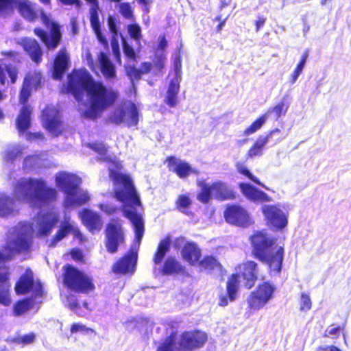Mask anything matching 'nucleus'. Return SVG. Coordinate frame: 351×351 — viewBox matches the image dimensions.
I'll return each instance as SVG.
<instances>
[{"instance_id":"50","label":"nucleus","mask_w":351,"mask_h":351,"mask_svg":"<svg viewBox=\"0 0 351 351\" xmlns=\"http://www.w3.org/2000/svg\"><path fill=\"white\" fill-rule=\"evenodd\" d=\"M128 32L130 36L136 41L141 38V29L136 23L130 24L128 26Z\"/></svg>"},{"instance_id":"33","label":"nucleus","mask_w":351,"mask_h":351,"mask_svg":"<svg viewBox=\"0 0 351 351\" xmlns=\"http://www.w3.org/2000/svg\"><path fill=\"white\" fill-rule=\"evenodd\" d=\"M171 240L169 237L162 239L156 248L152 258V261L155 265H160L170 250Z\"/></svg>"},{"instance_id":"53","label":"nucleus","mask_w":351,"mask_h":351,"mask_svg":"<svg viewBox=\"0 0 351 351\" xmlns=\"http://www.w3.org/2000/svg\"><path fill=\"white\" fill-rule=\"evenodd\" d=\"M22 154V150L18 147L8 149L5 153V158L7 161L12 162Z\"/></svg>"},{"instance_id":"21","label":"nucleus","mask_w":351,"mask_h":351,"mask_svg":"<svg viewBox=\"0 0 351 351\" xmlns=\"http://www.w3.org/2000/svg\"><path fill=\"white\" fill-rule=\"evenodd\" d=\"M242 195L254 202H269L272 200L266 193L256 189L249 183L241 182L238 184Z\"/></svg>"},{"instance_id":"54","label":"nucleus","mask_w":351,"mask_h":351,"mask_svg":"<svg viewBox=\"0 0 351 351\" xmlns=\"http://www.w3.org/2000/svg\"><path fill=\"white\" fill-rule=\"evenodd\" d=\"M166 60V55L164 53L155 56L153 66L158 72H162V69L165 68Z\"/></svg>"},{"instance_id":"37","label":"nucleus","mask_w":351,"mask_h":351,"mask_svg":"<svg viewBox=\"0 0 351 351\" xmlns=\"http://www.w3.org/2000/svg\"><path fill=\"white\" fill-rule=\"evenodd\" d=\"M197 185L201 189L197 199L202 204H208L213 195L212 184L208 185L204 180H197Z\"/></svg>"},{"instance_id":"12","label":"nucleus","mask_w":351,"mask_h":351,"mask_svg":"<svg viewBox=\"0 0 351 351\" xmlns=\"http://www.w3.org/2000/svg\"><path fill=\"white\" fill-rule=\"evenodd\" d=\"M31 245L32 241L23 236L8 241L3 247L6 254L0 252V263L12 260L16 254L28 252Z\"/></svg>"},{"instance_id":"56","label":"nucleus","mask_w":351,"mask_h":351,"mask_svg":"<svg viewBox=\"0 0 351 351\" xmlns=\"http://www.w3.org/2000/svg\"><path fill=\"white\" fill-rule=\"evenodd\" d=\"M69 254L71 255V258L76 263H85L84 256L80 249L77 247H73L70 250Z\"/></svg>"},{"instance_id":"2","label":"nucleus","mask_w":351,"mask_h":351,"mask_svg":"<svg viewBox=\"0 0 351 351\" xmlns=\"http://www.w3.org/2000/svg\"><path fill=\"white\" fill-rule=\"evenodd\" d=\"M13 197L0 195V217H8L15 211V201L29 203L41 208L55 202L58 197L56 189L49 187L42 178H25L17 180L13 186Z\"/></svg>"},{"instance_id":"32","label":"nucleus","mask_w":351,"mask_h":351,"mask_svg":"<svg viewBox=\"0 0 351 351\" xmlns=\"http://www.w3.org/2000/svg\"><path fill=\"white\" fill-rule=\"evenodd\" d=\"M197 265L208 272L215 270L221 272L225 270L221 263L213 255H205L202 259H199Z\"/></svg>"},{"instance_id":"60","label":"nucleus","mask_w":351,"mask_h":351,"mask_svg":"<svg viewBox=\"0 0 351 351\" xmlns=\"http://www.w3.org/2000/svg\"><path fill=\"white\" fill-rule=\"evenodd\" d=\"M1 55L7 58L10 59L14 62L20 63L21 62V53L16 51H3Z\"/></svg>"},{"instance_id":"48","label":"nucleus","mask_w":351,"mask_h":351,"mask_svg":"<svg viewBox=\"0 0 351 351\" xmlns=\"http://www.w3.org/2000/svg\"><path fill=\"white\" fill-rule=\"evenodd\" d=\"M31 303L29 299H24L16 302L14 306V314L15 315H21L29 310Z\"/></svg>"},{"instance_id":"11","label":"nucleus","mask_w":351,"mask_h":351,"mask_svg":"<svg viewBox=\"0 0 351 351\" xmlns=\"http://www.w3.org/2000/svg\"><path fill=\"white\" fill-rule=\"evenodd\" d=\"M173 246L176 249H180L182 258L190 265H197L202 257V250L198 245L193 241H186L185 237L180 236L173 241Z\"/></svg>"},{"instance_id":"3","label":"nucleus","mask_w":351,"mask_h":351,"mask_svg":"<svg viewBox=\"0 0 351 351\" xmlns=\"http://www.w3.org/2000/svg\"><path fill=\"white\" fill-rule=\"evenodd\" d=\"M112 164L115 169H109V178L114 186H123V189H114V197L121 202H129V207L132 210L127 209V206L123 205L122 210L123 215L130 221L134 227L136 239L140 241L143 236L145 227L142 216L134 208V206H142L140 197L130 176L118 171L122 168L121 162L112 161Z\"/></svg>"},{"instance_id":"25","label":"nucleus","mask_w":351,"mask_h":351,"mask_svg":"<svg viewBox=\"0 0 351 351\" xmlns=\"http://www.w3.org/2000/svg\"><path fill=\"white\" fill-rule=\"evenodd\" d=\"M69 57L66 49L62 48L56 55L53 65V76L56 80H61L67 70Z\"/></svg>"},{"instance_id":"5","label":"nucleus","mask_w":351,"mask_h":351,"mask_svg":"<svg viewBox=\"0 0 351 351\" xmlns=\"http://www.w3.org/2000/svg\"><path fill=\"white\" fill-rule=\"evenodd\" d=\"M258 263L252 260L246 261L237 267L238 272L233 273L228 278L226 281V293L219 295L218 305L226 306L229 302L236 300L238 297L241 279L243 286L247 289H252L258 280Z\"/></svg>"},{"instance_id":"46","label":"nucleus","mask_w":351,"mask_h":351,"mask_svg":"<svg viewBox=\"0 0 351 351\" xmlns=\"http://www.w3.org/2000/svg\"><path fill=\"white\" fill-rule=\"evenodd\" d=\"M129 116L127 119L128 127L136 126L138 122V111L135 104L131 102L128 106Z\"/></svg>"},{"instance_id":"36","label":"nucleus","mask_w":351,"mask_h":351,"mask_svg":"<svg viewBox=\"0 0 351 351\" xmlns=\"http://www.w3.org/2000/svg\"><path fill=\"white\" fill-rule=\"evenodd\" d=\"M42 74L40 71H29L25 76L23 84L31 89H38L41 85Z\"/></svg>"},{"instance_id":"38","label":"nucleus","mask_w":351,"mask_h":351,"mask_svg":"<svg viewBox=\"0 0 351 351\" xmlns=\"http://www.w3.org/2000/svg\"><path fill=\"white\" fill-rule=\"evenodd\" d=\"M265 114H263L254 120L248 127L243 132L245 136H248L259 130L267 121Z\"/></svg>"},{"instance_id":"64","label":"nucleus","mask_w":351,"mask_h":351,"mask_svg":"<svg viewBox=\"0 0 351 351\" xmlns=\"http://www.w3.org/2000/svg\"><path fill=\"white\" fill-rule=\"evenodd\" d=\"M107 22L110 32L114 36L117 35L118 29L115 19L112 16H109L108 17Z\"/></svg>"},{"instance_id":"27","label":"nucleus","mask_w":351,"mask_h":351,"mask_svg":"<svg viewBox=\"0 0 351 351\" xmlns=\"http://www.w3.org/2000/svg\"><path fill=\"white\" fill-rule=\"evenodd\" d=\"M58 219L48 213L41 215L37 220V234L39 237H46L51 234Z\"/></svg>"},{"instance_id":"34","label":"nucleus","mask_w":351,"mask_h":351,"mask_svg":"<svg viewBox=\"0 0 351 351\" xmlns=\"http://www.w3.org/2000/svg\"><path fill=\"white\" fill-rule=\"evenodd\" d=\"M18 10L21 15L29 21H34L37 18V12L32 3L27 0L19 2Z\"/></svg>"},{"instance_id":"19","label":"nucleus","mask_w":351,"mask_h":351,"mask_svg":"<svg viewBox=\"0 0 351 351\" xmlns=\"http://www.w3.org/2000/svg\"><path fill=\"white\" fill-rule=\"evenodd\" d=\"M137 261V252L130 251L119 258L112 266L111 270L116 274H132Z\"/></svg>"},{"instance_id":"52","label":"nucleus","mask_w":351,"mask_h":351,"mask_svg":"<svg viewBox=\"0 0 351 351\" xmlns=\"http://www.w3.org/2000/svg\"><path fill=\"white\" fill-rule=\"evenodd\" d=\"M31 88L29 87L25 86V85L22 84L20 93H19V102L21 104L24 106H29V104H27L28 99L31 95L32 92Z\"/></svg>"},{"instance_id":"16","label":"nucleus","mask_w":351,"mask_h":351,"mask_svg":"<svg viewBox=\"0 0 351 351\" xmlns=\"http://www.w3.org/2000/svg\"><path fill=\"white\" fill-rule=\"evenodd\" d=\"M223 215L226 221L230 224L245 227L250 223V215L241 205H227Z\"/></svg>"},{"instance_id":"13","label":"nucleus","mask_w":351,"mask_h":351,"mask_svg":"<svg viewBox=\"0 0 351 351\" xmlns=\"http://www.w3.org/2000/svg\"><path fill=\"white\" fill-rule=\"evenodd\" d=\"M82 179L73 173L60 172L56 177V184L66 195V199L77 195Z\"/></svg>"},{"instance_id":"29","label":"nucleus","mask_w":351,"mask_h":351,"mask_svg":"<svg viewBox=\"0 0 351 351\" xmlns=\"http://www.w3.org/2000/svg\"><path fill=\"white\" fill-rule=\"evenodd\" d=\"M23 47L28 53L31 59L39 64L42 60L43 51L38 41L34 38H25L23 40Z\"/></svg>"},{"instance_id":"45","label":"nucleus","mask_w":351,"mask_h":351,"mask_svg":"<svg viewBox=\"0 0 351 351\" xmlns=\"http://www.w3.org/2000/svg\"><path fill=\"white\" fill-rule=\"evenodd\" d=\"M288 109V106L285 105L284 101H280L275 106L269 108L267 111L263 113L267 119L269 115L271 113H275L276 119H278L281 116L285 115Z\"/></svg>"},{"instance_id":"47","label":"nucleus","mask_w":351,"mask_h":351,"mask_svg":"<svg viewBox=\"0 0 351 351\" xmlns=\"http://www.w3.org/2000/svg\"><path fill=\"white\" fill-rule=\"evenodd\" d=\"M345 328V323L342 324L341 325H335L332 324L325 330L323 336L324 337H329L331 336L337 337L339 336L341 332L344 331Z\"/></svg>"},{"instance_id":"10","label":"nucleus","mask_w":351,"mask_h":351,"mask_svg":"<svg viewBox=\"0 0 351 351\" xmlns=\"http://www.w3.org/2000/svg\"><path fill=\"white\" fill-rule=\"evenodd\" d=\"M125 242L124 232L118 219H112L106 225L105 230V246L108 252L114 254L119 246Z\"/></svg>"},{"instance_id":"15","label":"nucleus","mask_w":351,"mask_h":351,"mask_svg":"<svg viewBox=\"0 0 351 351\" xmlns=\"http://www.w3.org/2000/svg\"><path fill=\"white\" fill-rule=\"evenodd\" d=\"M72 234L74 239H77L80 242L86 241V238L81 232L80 228L71 223L69 221H64L60 223L56 234L53 236L50 241L49 247H54L57 244L64 239L65 237Z\"/></svg>"},{"instance_id":"22","label":"nucleus","mask_w":351,"mask_h":351,"mask_svg":"<svg viewBox=\"0 0 351 351\" xmlns=\"http://www.w3.org/2000/svg\"><path fill=\"white\" fill-rule=\"evenodd\" d=\"M79 217L82 223L90 230H100L102 228V221L100 216L96 212L88 208H83L79 213Z\"/></svg>"},{"instance_id":"9","label":"nucleus","mask_w":351,"mask_h":351,"mask_svg":"<svg viewBox=\"0 0 351 351\" xmlns=\"http://www.w3.org/2000/svg\"><path fill=\"white\" fill-rule=\"evenodd\" d=\"M41 19L45 26L49 29V34L40 27H35L34 33L48 50H54L62 41L61 26L56 21H51L45 14H42Z\"/></svg>"},{"instance_id":"6","label":"nucleus","mask_w":351,"mask_h":351,"mask_svg":"<svg viewBox=\"0 0 351 351\" xmlns=\"http://www.w3.org/2000/svg\"><path fill=\"white\" fill-rule=\"evenodd\" d=\"M176 337V332H172L158 346L156 351H197L202 348L208 341L206 332L199 329L183 331L180 335L178 347Z\"/></svg>"},{"instance_id":"35","label":"nucleus","mask_w":351,"mask_h":351,"mask_svg":"<svg viewBox=\"0 0 351 351\" xmlns=\"http://www.w3.org/2000/svg\"><path fill=\"white\" fill-rule=\"evenodd\" d=\"M90 4V22L91 27L94 31H99L101 29V25L99 19V1L98 0H85Z\"/></svg>"},{"instance_id":"41","label":"nucleus","mask_w":351,"mask_h":351,"mask_svg":"<svg viewBox=\"0 0 351 351\" xmlns=\"http://www.w3.org/2000/svg\"><path fill=\"white\" fill-rule=\"evenodd\" d=\"M308 57V51L306 50L302 54L300 62H298L293 72L291 75L290 82L291 84H294L297 81L300 75L302 73Z\"/></svg>"},{"instance_id":"40","label":"nucleus","mask_w":351,"mask_h":351,"mask_svg":"<svg viewBox=\"0 0 351 351\" xmlns=\"http://www.w3.org/2000/svg\"><path fill=\"white\" fill-rule=\"evenodd\" d=\"M86 147L101 156L105 160L110 161V158L106 157L108 154V147L103 142L94 141L88 143Z\"/></svg>"},{"instance_id":"26","label":"nucleus","mask_w":351,"mask_h":351,"mask_svg":"<svg viewBox=\"0 0 351 351\" xmlns=\"http://www.w3.org/2000/svg\"><path fill=\"white\" fill-rule=\"evenodd\" d=\"M280 132V129L275 128L271 130L265 136H259L247 150L245 154V158L247 160L248 158H253L256 156H261L263 154V149L265 145L268 143L271 136L275 133Z\"/></svg>"},{"instance_id":"28","label":"nucleus","mask_w":351,"mask_h":351,"mask_svg":"<svg viewBox=\"0 0 351 351\" xmlns=\"http://www.w3.org/2000/svg\"><path fill=\"white\" fill-rule=\"evenodd\" d=\"M180 87V79L176 75L170 80L163 100L169 108H174L178 104Z\"/></svg>"},{"instance_id":"57","label":"nucleus","mask_w":351,"mask_h":351,"mask_svg":"<svg viewBox=\"0 0 351 351\" xmlns=\"http://www.w3.org/2000/svg\"><path fill=\"white\" fill-rule=\"evenodd\" d=\"M125 111L121 110L119 112H114L110 117L109 121L115 125H120L125 120Z\"/></svg>"},{"instance_id":"17","label":"nucleus","mask_w":351,"mask_h":351,"mask_svg":"<svg viewBox=\"0 0 351 351\" xmlns=\"http://www.w3.org/2000/svg\"><path fill=\"white\" fill-rule=\"evenodd\" d=\"M34 285L36 287V294L42 295L43 285L40 282H35L34 274L31 269L27 268L25 272L19 277L14 286L15 292L17 295H23L31 291Z\"/></svg>"},{"instance_id":"58","label":"nucleus","mask_w":351,"mask_h":351,"mask_svg":"<svg viewBox=\"0 0 351 351\" xmlns=\"http://www.w3.org/2000/svg\"><path fill=\"white\" fill-rule=\"evenodd\" d=\"M122 45L124 55L128 59L135 61L136 55L134 49L125 40H123Z\"/></svg>"},{"instance_id":"1","label":"nucleus","mask_w":351,"mask_h":351,"mask_svg":"<svg viewBox=\"0 0 351 351\" xmlns=\"http://www.w3.org/2000/svg\"><path fill=\"white\" fill-rule=\"evenodd\" d=\"M67 90L78 102H83L86 93L89 106L81 116L90 120L100 117L119 98L117 90L107 86L101 81L95 80L86 71H74L69 75Z\"/></svg>"},{"instance_id":"7","label":"nucleus","mask_w":351,"mask_h":351,"mask_svg":"<svg viewBox=\"0 0 351 351\" xmlns=\"http://www.w3.org/2000/svg\"><path fill=\"white\" fill-rule=\"evenodd\" d=\"M62 271V284L67 290L82 294H88L95 290L93 278L84 271L69 263L63 265Z\"/></svg>"},{"instance_id":"62","label":"nucleus","mask_w":351,"mask_h":351,"mask_svg":"<svg viewBox=\"0 0 351 351\" xmlns=\"http://www.w3.org/2000/svg\"><path fill=\"white\" fill-rule=\"evenodd\" d=\"M5 70L8 73L10 77L11 83L14 84L17 80L18 69L15 66H12L11 64H6L5 66Z\"/></svg>"},{"instance_id":"24","label":"nucleus","mask_w":351,"mask_h":351,"mask_svg":"<svg viewBox=\"0 0 351 351\" xmlns=\"http://www.w3.org/2000/svg\"><path fill=\"white\" fill-rule=\"evenodd\" d=\"M160 272L163 276L184 275L186 269L175 256H169L163 262Z\"/></svg>"},{"instance_id":"44","label":"nucleus","mask_w":351,"mask_h":351,"mask_svg":"<svg viewBox=\"0 0 351 351\" xmlns=\"http://www.w3.org/2000/svg\"><path fill=\"white\" fill-rule=\"evenodd\" d=\"M191 199L188 195L182 194L178 195L176 201V207L180 212L187 214V210L191 205Z\"/></svg>"},{"instance_id":"30","label":"nucleus","mask_w":351,"mask_h":351,"mask_svg":"<svg viewBox=\"0 0 351 351\" xmlns=\"http://www.w3.org/2000/svg\"><path fill=\"white\" fill-rule=\"evenodd\" d=\"M32 112L31 106H24L21 108L16 119V127L19 133L24 134L29 128Z\"/></svg>"},{"instance_id":"49","label":"nucleus","mask_w":351,"mask_h":351,"mask_svg":"<svg viewBox=\"0 0 351 351\" xmlns=\"http://www.w3.org/2000/svg\"><path fill=\"white\" fill-rule=\"evenodd\" d=\"M11 302L12 300L9 291V285L7 283L5 285L0 287V304L5 306H8L10 305Z\"/></svg>"},{"instance_id":"14","label":"nucleus","mask_w":351,"mask_h":351,"mask_svg":"<svg viewBox=\"0 0 351 351\" xmlns=\"http://www.w3.org/2000/svg\"><path fill=\"white\" fill-rule=\"evenodd\" d=\"M42 125L49 133L59 136L62 130L59 111L53 107H45L42 112Z\"/></svg>"},{"instance_id":"43","label":"nucleus","mask_w":351,"mask_h":351,"mask_svg":"<svg viewBox=\"0 0 351 351\" xmlns=\"http://www.w3.org/2000/svg\"><path fill=\"white\" fill-rule=\"evenodd\" d=\"M118 9L123 19L130 21L135 20L133 8L129 2L120 3L118 5Z\"/></svg>"},{"instance_id":"31","label":"nucleus","mask_w":351,"mask_h":351,"mask_svg":"<svg viewBox=\"0 0 351 351\" xmlns=\"http://www.w3.org/2000/svg\"><path fill=\"white\" fill-rule=\"evenodd\" d=\"M98 62L100 71L105 78L112 79L116 77L115 67L105 53H99L98 56Z\"/></svg>"},{"instance_id":"55","label":"nucleus","mask_w":351,"mask_h":351,"mask_svg":"<svg viewBox=\"0 0 351 351\" xmlns=\"http://www.w3.org/2000/svg\"><path fill=\"white\" fill-rule=\"evenodd\" d=\"M127 75L132 80H138L141 78V71L134 66H128L125 67Z\"/></svg>"},{"instance_id":"42","label":"nucleus","mask_w":351,"mask_h":351,"mask_svg":"<svg viewBox=\"0 0 351 351\" xmlns=\"http://www.w3.org/2000/svg\"><path fill=\"white\" fill-rule=\"evenodd\" d=\"M235 167L237 169V171L241 174L244 176L245 177L247 178L249 180L254 182L255 184L261 186L263 187H265L267 189L263 183L260 182V180L256 178L250 171V170L245 167V165L241 162H237L235 164Z\"/></svg>"},{"instance_id":"4","label":"nucleus","mask_w":351,"mask_h":351,"mask_svg":"<svg viewBox=\"0 0 351 351\" xmlns=\"http://www.w3.org/2000/svg\"><path fill=\"white\" fill-rule=\"evenodd\" d=\"M276 239L264 231H256L250 237L251 255L258 261L267 265L270 275L280 274L285 256L282 246L274 248Z\"/></svg>"},{"instance_id":"61","label":"nucleus","mask_w":351,"mask_h":351,"mask_svg":"<svg viewBox=\"0 0 351 351\" xmlns=\"http://www.w3.org/2000/svg\"><path fill=\"white\" fill-rule=\"evenodd\" d=\"M71 333H76L77 332H85L95 333L93 328L86 327L84 325L80 323H74L71 325L70 328Z\"/></svg>"},{"instance_id":"39","label":"nucleus","mask_w":351,"mask_h":351,"mask_svg":"<svg viewBox=\"0 0 351 351\" xmlns=\"http://www.w3.org/2000/svg\"><path fill=\"white\" fill-rule=\"evenodd\" d=\"M66 199L69 202L71 206H80L89 202L90 196L86 191H81L80 189L77 191V195L73 197H69Z\"/></svg>"},{"instance_id":"20","label":"nucleus","mask_w":351,"mask_h":351,"mask_svg":"<svg viewBox=\"0 0 351 351\" xmlns=\"http://www.w3.org/2000/svg\"><path fill=\"white\" fill-rule=\"evenodd\" d=\"M165 162L167 163L168 169L175 173L180 178H186L192 173L197 174L198 173L191 167L189 163L180 160L174 156H167Z\"/></svg>"},{"instance_id":"59","label":"nucleus","mask_w":351,"mask_h":351,"mask_svg":"<svg viewBox=\"0 0 351 351\" xmlns=\"http://www.w3.org/2000/svg\"><path fill=\"white\" fill-rule=\"evenodd\" d=\"M98 208L108 215L116 213L119 210V207L111 204L101 203L97 205Z\"/></svg>"},{"instance_id":"23","label":"nucleus","mask_w":351,"mask_h":351,"mask_svg":"<svg viewBox=\"0 0 351 351\" xmlns=\"http://www.w3.org/2000/svg\"><path fill=\"white\" fill-rule=\"evenodd\" d=\"M213 195L220 201L234 200L238 195L237 192L228 184L222 181H216L212 183Z\"/></svg>"},{"instance_id":"51","label":"nucleus","mask_w":351,"mask_h":351,"mask_svg":"<svg viewBox=\"0 0 351 351\" xmlns=\"http://www.w3.org/2000/svg\"><path fill=\"white\" fill-rule=\"evenodd\" d=\"M300 310L306 312L311 308L312 302L308 293H302L300 295Z\"/></svg>"},{"instance_id":"18","label":"nucleus","mask_w":351,"mask_h":351,"mask_svg":"<svg viewBox=\"0 0 351 351\" xmlns=\"http://www.w3.org/2000/svg\"><path fill=\"white\" fill-rule=\"evenodd\" d=\"M267 221L276 229H282L287 224V219L283 212L275 205H264L261 208Z\"/></svg>"},{"instance_id":"8","label":"nucleus","mask_w":351,"mask_h":351,"mask_svg":"<svg viewBox=\"0 0 351 351\" xmlns=\"http://www.w3.org/2000/svg\"><path fill=\"white\" fill-rule=\"evenodd\" d=\"M275 291V285L269 281L258 284L247 297L248 311L254 313L262 309L274 298Z\"/></svg>"},{"instance_id":"63","label":"nucleus","mask_w":351,"mask_h":351,"mask_svg":"<svg viewBox=\"0 0 351 351\" xmlns=\"http://www.w3.org/2000/svg\"><path fill=\"white\" fill-rule=\"evenodd\" d=\"M111 46H112V51L115 57L116 60L117 62H119V63H121V54H120V51H119V45L116 39H114L112 40Z\"/></svg>"}]
</instances>
